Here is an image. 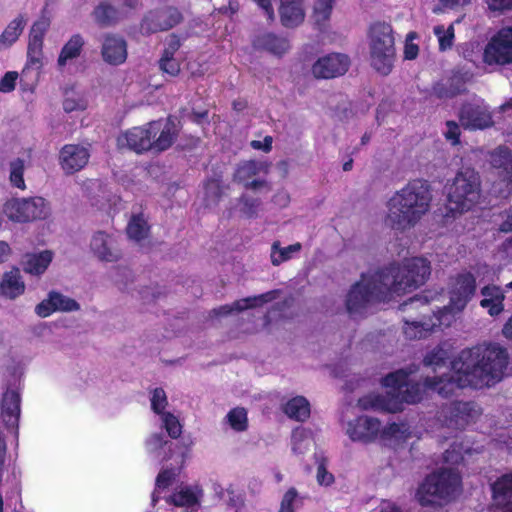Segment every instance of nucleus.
I'll return each mask as SVG.
<instances>
[{
	"mask_svg": "<svg viewBox=\"0 0 512 512\" xmlns=\"http://www.w3.org/2000/svg\"><path fill=\"white\" fill-rule=\"evenodd\" d=\"M448 359L449 352L443 347L430 351L423 363L434 375L427 376L423 383H413L411 376L417 370L414 365L389 373L381 381L389 398L370 393L358 400L359 408L396 413L403 403H417L429 392L447 397L461 388L491 386L503 378L508 364L506 349L494 343L462 350L449 365Z\"/></svg>",
	"mask_w": 512,
	"mask_h": 512,
	"instance_id": "obj_1",
	"label": "nucleus"
},
{
	"mask_svg": "<svg viewBox=\"0 0 512 512\" xmlns=\"http://www.w3.org/2000/svg\"><path fill=\"white\" fill-rule=\"evenodd\" d=\"M432 201L431 185L425 179L410 180L387 202L385 224L404 232L414 227L429 211Z\"/></svg>",
	"mask_w": 512,
	"mask_h": 512,
	"instance_id": "obj_2",
	"label": "nucleus"
},
{
	"mask_svg": "<svg viewBox=\"0 0 512 512\" xmlns=\"http://www.w3.org/2000/svg\"><path fill=\"white\" fill-rule=\"evenodd\" d=\"M462 493L461 475L455 468H440L427 475L415 494L421 506L442 508L454 502Z\"/></svg>",
	"mask_w": 512,
	"mask_h": 512,
	"instance_id": "obj_3",
	"label": "nucleus"
},
{
	"mask_svg": "<svg viewBox=\"0 0 512 512\" xmlns=\"http://www.w3.org/2000/svg\"><path fill=\"white\" fill-rule=\"evenodd\" d=\"M177 473L174 469L162 470L156 479V487L152 495L154 512H173L174 507H186L184 512H195L202 497V490L198 486H181L174 489Z\"/></svg>",
	"mask_w": 512,
	"mask_h": 512,
	"instance_id": "obj_4",
	"label": "nucleus"
},
{
	"mask_svg": "<svg viewBox=\"0 0 512 512\" xmlns=\"http://www.w3.org/2000/svg\"><path fill=\"white\" fill-rule=\"evenodd\" d=\"M392 294L401 295L423 285L431 274L430 262L421 257L405 259L402 264L391 263L380 269Z\"/></svg>",
	"mask_w": 512,
	"mask_h": 512,
	"instance_id": "obj_5",
	"label": "nucleus"
},
{
	"mask_svg": "<svg viewBox=\"0 0 512 512\" xmlns=\"http://www.w3.org/2000/svg\"><path fill=\"white\" fill-rule=\"evenodd\" d=\"M370 64L378 73H391L396 58L393 28L385 21L373 22L368 29Z\"/></svg>",
	"mask_w": 512,
	"mask_h": 512,
	"instance_id": "obj_6",
	"label": "nucleus"
},
{
	"mask_svg": "<svg viewBox=\"0 0 512 512\" xmlns=\"http://www.w3.org/2000/svg\"><path fill=\"white\" fill-rule=\"evenodd\" d=\"M481 192L479 173L470 167L461 168L448 186V209L453 216L471 210Z\"/></svg>",
	"mask_w": 512,
	"mask_h": 512,
	"instance_id": "obj_7",
	"label": "nucleus"
},
{
	"mask_svg": "<svg viewBox=\"0 0 512 512\" xmlns=\"http://www.w3.org/2000/svg\"><path fill=\"white\" fill-rule=\"evenodd\" d=\"M384 284L380 269L371 275L362 274L360 281L352 285L346 296L348 312H360L370 303L385 300L391 293Z\"/></svg>",
	"mask_w": 512,
	"mask_h": 512,
	"instance_id": "obj_8",
	"label": "nucleus"
},
{
	"mask_svg": "<svg viewBox=\"0 0 512 512\" xmlns=\"http://www.w3.org/2000/svg\"><path fill=\"white\" fill-rule=\"evenodd\" d=\"M4 213L13 222L29 223L47 219L50 207L43 197L12 198L4 204Z\"/></svg>",
	"mask_w": 512,
	"mask_h": 512,
	"instance_id": "obj_9",
	"label": "nucleus"
},
{
	"mask_svg": "<svg viewBox=\"0 0 512 512\" xmlns=\"http://www.w3.org/2000/svg\"><path fill=\"white\" fill-rule=\"evenodd\" d=\"M476 292V278L471 272L457 274L450 289V302L439 308L434 313L437 320H442L447 315L454 316L460 313Z\"/></svg>",
	"mask_w": 512,
	"mask_h": 512,
	"instance_id": "obj_10",
	"label": "nucleus"
},
{
	"mask_svg": "<svg viewBox=\"0 0 512 512\" xmlns=\"http://www.w3.org/2000/svg\"><path fill=\"white\" fill-rule=\"evenodd\" d=\"M483 60L488 65L512 64V25L492 36L484 48Z\"/></svg>",
	"mask_w": 512,
	"mask_h": 512,
	"instance_id": "obj_11",
	"label": "nucleus"
},
{
	"mask_svg": "<svg viewBox=\"0 0 512 512\" xmlns=\"http://www.w3.org/2000/svg\"><path fill=\"white\" fill-rule=\"evenodd\" d=\"M183 20L178 8L166 6L148 11L140 23V31L143 35L168 31Z\"/></svg>",
	"mask_w": 512,
	"mask_h": 512,
	"instance_id": "obj_12",
	"label": "nucleus"
},
{
	"mask_svg": "<svg viewBox=\"0 0 512 512\" xmlns=\"http://www.w3.org/2000/svg\"><path fill=\"white\" fill-rule=\"evenodd\" d=\"M345 432L353 442L372 443L379 439L381 422L375 417L360 415L347 421Z\"/></svg>",
	"mask_w": 512,
	"mask_h": 512,
	"instance_id": "obj_13",
	"label": "nucleus"
},
{
	"mask_svg": "<svg viewBox=\"0 0 512 512\" xmlns=\"http://www.w3.org/2000/svg\"><path fill=\"white\" fill-rule=\"evenodd\" d=\"M350 66V59L342 53H330L320 57L311 68L317 79H333L344 75Z\"/></svg>",
	"mask_w": 512,
	"mask_h": 512,
	"instance_id": "obj_14",
	"label": "nucleus"
},
{
	"mask_svg": "<svg viewBox=\"0 0 512 512\" xmlns=\"http://www.w3.org/2000/svg\"><path fill=\"white\" fill-rule=\"evenodd\" d=\"M159 132V121H151L142 127H133L124 134L130 150L137 154L153 151V138Z\"/></svg>",
	"mask_w": 512,
	"mask_h": 512,
	"instance_id": "obj_15",
	"label": "nucleus"
},
{
	"mask_svg": "<svg viewBox=\"0 0 512 512\" xmlns=\"http://www.w3.org/2000/svg\"><path fill=\"white\" fill-rule=\"evenodd\" d=\"M90 153L79 144H66L59 152V165L66 175H73L88 163Z\"/></svg>",
	"mask_w": 512,
	"mask_h": 512,
	"instance_id": "obj_16",
	"label": "nucleus"
},
{
	"mask_svg": "<svg viewBox=\"0 0 512 512\" xmlns=\"http://www.w3.org/2000/svg\"><path fill=\"white\" fill-rule=\"evenodd\" d=\"M80 309V304L73 298L52 290L47 298L43 299L35 307V313L41 317H49L54 312H73Z\"/></svg>",
	"mask_w": 512,
	"mask_h": 512,
	"instance_id": "obj_17",
	"label": "nucleus"
},
{
	"mask_svg": "<svg viewBox=\"0 0 512 512\" xmlns=\"http://www.w3.org/2000/svg\"><path fill=\"white\" fill-rule=\"evenodd\" d=\"M459 121L466 129H485L493 124L491 114L479 105L465 103L459 111Z\"/></svg>",
	"mask_w": 512,
	"mask_h": 512,
	"instance_id": "obj_18",
	"label": "nucleus"
},
{
	"mask_svg": "<svg viewBox=\"0 0 512 512\" xmlns=\"http://www.w3.org/2000/svg\"><path fill=\"white\" fill-rule=\"evenodd\" d=\"M90 248L94 255L103 262H116L121 258V251L115 239L104 231H97L92 236Z\"/></svg>",
	"mask_w": 512,
	"mask_h": 512,
	"instance_id": "obj_19",
	"label": "nucleus"
},
{
	"mask_svg": "<svg viewBox=\"0 0 512 512\" xmlns=\"http://www.w3.org/2000/svg\"><path fill=\"white\" fill-rule=\"evenodd\" d=\"M127 42L122 36L108 33L104 36L101 56L109 65L118 66L127 59Z\"/></svg>",
	"mask_w": 512,
	"mask_h": 512,
	"instance_id": "obj_20",
	"label": "nucleus"
},
{
	"mask_svg": "<svg viewBox=\"0 0 512 512\" xmlns=\"http://www.w3.org/2000/svg\"><path fill=\"white\" fill-rule=\"evenodd\" d=\"M480 415V409L477 405L469 402L453 403L449 408V418L447 425L457 429H462L476 421Z\"/></svg>",
	"mask_w": 512,
	"mask_h": 512,
	"instance_id": "obj_21",
	"label": "nucleus"
},
{
	"mask_svg": "<svg viewBox=\"0 0 512 512\" xmlns=\"http://www.w3.org/2000/svg\"><path fill=\"white\" fill-rule=\"evenodd\" d=\"M53 260L51 250H43L38 253H25L20 261L23 271L32 276H41L48 269Z\"/></svg>",
	"mask_w": 512,
	"mask_h": 512,
	"instance_id": "obj_22",
	"label": "nucleus"
},
{
	"mask_svg": "<svg viewBox=\"0 0 512 512\" xmlns=\"http://www.w3.org/2000/svg\"><path fill=\"white\" fill-rule=\"evenodd\" d=\"M119 0H105L101 1L92 12L95 22L100 27H110L117 24L124 19V10H120L113 3Z\"/></svg>",
	"mask_w": 512,
	"mask_h": 512,
	"instance_id": "obj_23",
	"label": "nucleus"
},
{
	"mask_svg": "<svg viewBox=\"0 0 512 512\" xmlns=\"http://www.w3.org/2000/svg\"><path fill=\"white\" fill-rule=\"evenodd\" d=\"M279 15L284 27L299 26L305 18L303 0H280Z\"/></svg>",
	"mask_w": 512,
	"mask_h": 512,
	"instance_id": "obj_24",
	"label": "nucleus"
},
{
	"mask_svg": "<svg viewBox=\"0 0 512 512\" xmlns=\"http://www.w3.org/2000/svg\"><path fill=\"white\" fill-rule=\"evenodd\" d=\"M1 417L9 428H17L20 417V394L8 389L2 399Z\"/></svg>",
	"mask_w": 512,
	"mask_h": 512,
	"instance_id": "obj_25",
	"label": "nucleus"
},
{
	"mask_svg": "<svg viewBox=\"0 0 512 512\" xmlns=\"http://www.w3.org/2000/svg\"><path fill=\"white\" fill-rule=\"evenodd\" d=\"M25 292V283L22 280L18 267H13L10 271L3 274L0 280V295L15 299Z\"/></svg>",
	"mask_w": 512,
	"mask_h": 512,
	"instance_id": "obj_26",
	"label": "nucleus"
},
{
	"mask_svg": "<svg viewBox=\"0 0 512 512\" xmlns=\"http://www.w3.org/2000/svg\"><path fill=\"white\" fill-rule=\"evenodd\" d=\"M491 165L499 170L501 180L507 185L512 184V150L499 146L491 153Z\"/></svg>",
	"mask_w": 512,
	"mask_h": 512,
	"instance_id": "obj_27",
	"label": "nucleus"
},
{
	"mask_svg": "<svg viewBox=\"0 0 512 512\" xmlns=\"http://www.w3.org/2000/svg\"><path fill=\"white\" fill-rule=\"evenodd\" d=\"M253 44L256 48L268 51L274 55L281 56L286 53L289 48V41L285 37L278 36L271 32L258 35Z\"/></svg>",
	"mask_w": 512,
	"mask_h": 512,
	"instance_id": "obj_28",
	"label": "nucleus"
},
{
	"mask_svg": "<svg viewBox=\"0 0 512 512\" xmlns=\"http://www.w3.org/2000/svg\"><path fill=\"white\" fill-rule=\"evenodd\" d=\"M158 121L159 132L155 138H153V151L163 152L174 144L178 137V130L171 117H168L163 125L160 120Z\"/></svg>",
	"mask_w": 512,
	"mask_h": 512,
	"instance_id": "obj_29",
	"label": "nucleus"
},
{
	"mask_svg": "<svg viewBox=\"0 0 512 512\" xmlns=\"http://www.w3.org/2000/svg\"><path fill=\"white\" fill-rule=\"evenodd\" d=\"M271 164L267 161L248 160L238 164L233 179L235 182L245 184L252 177L259 173L267 174L270 170Z\"/></svg>",
	"mask_w": 512,
	"mask_h": 512,
	"instance_id": "obj_30",
	"label": "nucleus"
},
{
	"mask_svg": "<svg viewBox=\"0 0 512 512\" xmlns=\"http://www.w3.org/2000/svg\"><path fill=\"white\" fill-rule=\"evenodd\" d=\"M43 41L36 37H29L27 47V62L22 70V76H26L32 70L38 75L42 67Z\"/></svg>",
	"mask_w": 512,
	"mask_h": 512,
	"instance_id": "obj_31",
	"label": "nucleus"
},
{
	"mask_svg": "<svg viewBox=\"0 0 512 512\" xmlns=\"http://www.w3.org/2000/svg\"><path fill=\"white\" fill-rule=\"evenodd\" d=\"M484 298L480 301L481 307L488 310L491 316L499 315L503 309L504 295L499 287L485 286L481 290Z\"/></svg>",
	"mask_w": 512,
	"mask_h": 512,
	"instance_id": "obj_32",
	"label": "nucleus"
},
{
	"mask_svg": "<svg viewBox=\"0 0 512 512\" xmlns=\"http://www.w3.org/2000/svg\"><path fill=\"white\" fill-rule=\"evenodd\" d=\"M85 41L82 35L74 34L62 47L58 59L57 65L59 68H63L69 61L78 58L84 48Z\"/></svg>",
	"mask_w": 512,
	"mask_h": 512,
	"instance_id": "obj_33",
	"label": "nucleus"
},
{
	"mask_svg": "<svg viewBox=\"0 0 512 512\" xmlns=\"http://www.w3.org/2000/svg\"><path fill=\"white\" fill-rule=\"evenodd\" d=\"M280 294L281 290L274 289L259 295L238 299L235 301L236 312L263 307L265 304L276 300Z\"/></svg>",
	"mask_w": 512,
	"mask_h": 512,
	"instance_id": "obj_34",
	"label": "nucleus"
},
{
	"mask_svg": "<svg viewBox=\"0 0 512 512\" xmlns=\"http://www.w3.org/2000/svg\"><path fill=\"white\" fill-rule=\"evenodd\" d=\"M493 499L497 505L512 503V472L499 477L492 485Z\"/></svg>",
	"mask_w": 512,
	"mask_h": 512,
	"instance_id": "obj_35",
	"label": "nucleus"
},
{
	"mask_svg": "<svg viewBox=\"0 0 512 512\" xmlns=\"http://www.w3.org/2000/svg\"><path fill=\"white\" fill-rule=\"evenodd\" d=\"M410 428L405 423H391L385 427L381 426L379 439L389 444H398L410 437Z\"/></svg>",
	"mask_w": 512,
	"mask_h": 512,
	"instance_id": "obj_36",
	"label": "nucleus"
},
{
	"mask_svg": "<svg viewBox=\"0 0 512 512\" xmlns=\"http://www.w3.org/2000/svg\"><path fill=\"white\" fill-rule=\"evenodd\" d=\"M285 414L296 421H305L310 416V404L303 396H296L284 405Z\"/></svg>",
	"mask_w": 512,
	"mask_h": 512,
	"instance_id": "obj_37",
	"label": "nucleus"
},
{
	"mask_svg": "<svg viewBox=\"0 0 512 512\" xmlns=\"http://www.w3.org/2000/svg\"><path fill=\"white\" fill-rule=\"evenodd\" d=\"M24 27L25 20L22 15L13 19L0 35V50L12 46L22 34Z\"/></svg>",
	"mask_w": 512,
	"mask_h": 512,
	"instance_id": "obj_38",
	"label": "nucleus"
},
{
	"mask_svg": "<svg viewBox=\"0 0 512 512\" xmlns=\"http://www.w3.org/2000/svg\"><path fill=\"white\" fill-rule=\"evenodd\" d=\"M180 43L176 40L170 43L168 48H165L162 57L159 60V68L162 72L170 76H177L180 72V65L174 58V53L178 50Z\"/></svg>",
	"mask_w": 512,
	"mask_h": 512,
	"instance_id": "obj_39",
	"label": "nucleus"
},
{
	"mask_svg": "<svg viewBox=\"0 0 512 512\" xmlns=\"http://www.w3.org/2000/svg\"><path fill=\"white\" fill-rule=\"evenodd\" d=\"M313 446L311 433L304 428H297L292 432L291 450L296 456H302L310 451Z\"/></svg>",
	"mask_w": 512,
	"mask_h": 512,
	"instance_id": "obj_40",
	"label": "nucleus"
},
{
	"mask_svg": "<svg viewBox=\"0 0 512 512\" xmlns=\"http://www.w3.org/2000/svg\"><path fill=\"white\" fill-rule=\"evenodd\" d=\"M150 226L145 220L143 214H136L131 217L126 227V233L129 238L135 241L145 239L149 233Z\"/></svg>",
	"mask_w": 512,
	"mask_h": 512,
	"instance_id": "obj_41",
	"label": "nucleus"
},
{
	"mask_svg": "<svg viewBox=\"0 0 512 512\" xmlns=\"http://www.w3.org/2000/svg\"><path fill=\"white\" fill-rule=\"evenodd\" d=\"M336 0H316L313 6V19L318 27L330 20Z\"/></svg>",
	"mask_w": 512,
	"mask_h": 512,
	"instance_id": "obj_42",
	"label": "nucleus"
},
{
	"mask_svg": "<svg viewBox=\"0 0 512 512\" xmlns=\"http://www.w3.org/2000/svg\"><path fill=\"white\" fill-rule=\"evenodd\" d=\"M225 422L236 432L245 431L248 428L246 409L242 407H235L231 409L225 417Z\"/></svg>",
	"mask_w": 512,
	"mask_h": 512,
	"instance_id": "obj_43",
	"label": "nucleus"
},
{
	"mask_svg": "<svg viewBox=\"0 0 512 512\" xmlns=\"http://www.w3.org/2000/svg\"><path fill=\"white\" fill-rule=\"evenodd\" d=\"M301 248L302 246L299 242L284 248H279V242H274L272 245L271 263L274 266H279L281 263L288 261L293 252H298Z\"/></svg>",
	"mask_w": 512,
	"mask_h": 512,
	"instance_id": "obj_44",
	"label": "nucleus"
},
{
	"mask_svg": "<svg viewBox=\"0 0 512 512\" xmlns=\"http://www.w3.org/2000/svg\"><path fill=\"white\" fill-rule=\"evenodd\" d=\"M24 169V161L20 158H17L10 163V183L13 187H16L21 190L26 189V184L24 180Z\"/></svg>",
	"mask_w": 512,
	"mask_h": 512,
	"instance_id": "obj_45",
	"label": "nucleus"
},
{
	"mask_svg": "<svg viewBox=\"0 0 512 512\" xmlns=\"http://www.w3.org/2000/svg\"><path fill=\"white\" fill-rule=\"evenodd\" d=\"M214 491L224 503L231 507H238V505L242 502L241 495L231 486L228 488H223L219 484H214Z\"/></svg>",
	"mask_w": 512,
	"mask_h": 512,
	"instance_id": "obj_46",
	"label": "nucleus"
},
{
	"mask_svg": "<svg viewBox=\"0 0 512 512\" xmlns=\"http://www.w3.org/2000/svg\"><path fill=\"white\" fill-rule=\"evenodd\" d=\"M471 451L470 447L454 443L451 449L445 451L444 461L448 464H457L464 460V454H470Z\"/></svg>",
	"mask_w": 512,
	"mask_h": 512,
	"instance_id": "obj_47",
	"label": "nucleus"
},
{
	"mask_svg": "<svg viewBox=\"0 0 512 512\" xmlns=\"http://www.w3.org/2000/svg\"><path fill=\"white\" fill-rule=\"evenodd\" d=\"M163 427L171 438H178L182 433V426L177 417L169 412L160 415Z\"/></svg>",
	"mask_w": 512,
	"mask_h": 512,
	"instance_id": "obj_48",
	"label": "nucleus"
},
{
	"mask_svg": "<svg viewBox=\"0 0 512 512\" xmlns=\"http://www.w3.org/2000/svg\"><path fill=\"white\" fill-rule=\"evenodd\" d=\"M434 34L438 37L439 49L441 51L452 47L454 39L453 26H449L447 30H445L443 26H436L434 27Z\"/></svg>",
	"mask_w": 512,
	"mask_h": 512,
	"instance_id": "obj_49",
	"label": "nucleus"
},
{
	"mask_svg": "<svg viewBox=\"0 0 512 512\" xmlns=\"http://www.w3.org/2000/svg\"><path fill=\"white\" fill-rule=\"evenodd\" d=\"M205 197L208 200L217 202L223 195V186L220 179L211 178L204 184Z\"/></svg>",
	"mask_w": 512,
	"mask_h": 512,
	"instance_id": "obj_50",
	"label": "nucleus"
},
{
	"mask_svg": "<svg viewBox=\"0 0 512 512\" xmlns=\"http://www.w3.org/2000/svg\"><path fill=\"white\" fill-rule=\"evenodd\" d=\"M150 401H151V408L156 414H158L160 416L163 413H167L165 411V408L168 404L167 396H166L165 391L162 388H156L152 391Z\"/></svg>",
	"mask_w": 512,
	"mask_h": 512,
	"instance_id": "obj_51",
	"label": "nucleus"
},
{
	"mask_svg": "<svg viewBox=\"0 0 512 512\" xmlns=\"http://www.w3.org/2000/svg\"><path fill=\"white\" fill-rule=\"evenodd\" d=\"M429 324L430 322H405L403 331L410 339L422 338L426 336Z\"/></svg>",
	"mask_w": 512,
	"mask_h": 512,
	"instance_id": "obj_52",
	"label": "nucleus"
},
{
	"mask_svg": "<svg viewBox=\"0 0 512 512\" xmlns=\"http://www.w3.org/2000/svg\"><path fill=\"white\" fill-rule=\"evenodd\" d=\"M487 5V9L494 16L503 15L512 11V0H483Z\"/></svg>",
	"mask_w": 512,
	"mask_h": 512,
	"instance_id": "obj_53",
	"label": "nucleus"
},
{
	"mask_svg": "<svg viewBox=\"0 0 512 512\" xmlns=\"http://www.w3.org/2000/svg\"><path fill=\"white\" fill-rule=\"evenodd\" d=\"M167 443L168 441L164 438V436L161 433H155L147 438L145 442L146 450L150 454H156Z\"/></svg>",
	"mask_w": 512,
	"mask_h": 512,
	"instance_id": "obj_54",
	"label": "nucleus"
},
{
	"mask_svg": "<svg viewBox=\"0 0 512 512\" xmlns=\"http://www.w3.org/2000/svg\"><path fill=\"white\" fill-rule=\"evenodd\" d=\"M240 202L243 204L242 211L247 217L252 218L257 215V210L261 205L260 199L243 195Z\"/></svg>",
	"mask_w": 512,
	"mask_h": 512,
	"instance_id": "obj_55",
	"label": "nucleus"
},
{
	"mask_svg": "<svg viewBox=\"0 0 512 512\" xmlns=\"http://www.w3.org/2000/svg\"><path fill=\"white\" fill-rule=\"evenodd\" d=\"M446 131L444 132V136L447 141H449L453 146H456L460 143L461 131L457 122L453 120H449L446 122Z\"/></svg>",
	"mask_w": 512,
	"mask_h": 512,
	"instance_id": "obj_56",
	"label": "nucleus"
},
{
	"mask_svg": "<svg viewBox=\"0 0 512 512\" xmlns=\"http://www.w3.org/2000/svg\"><path fill=\"white\" fill-rule=\"evenodd\" d=\"M18 73L16 71H8L0 80V92L9 93L15 89L16 81L18 79Z\"/></svg>",
	"mask_w": 512,
	"mask_h": 512,
	"instance_id": "obj_57",
	"label": "nucleus"
},
{
	"mask_svg": "<svg viewBox=\"0 0 512 512\" xmlns=\"http://www.w3.org/2000/svg\"><path fill=\"white\" fill-rule=\"evenodd\" d=\"M50 26V21L48 18H41L37 20L30 30L29 37H36L40 40L44 41V36Z\"/></svg>",
	"mask_w": 512,
	"mask_h": 512,
	"instance_id": "obj_58",
	"label": "nucleus"
},
{
	"mask_svg": "<svg viewBox=\"0 0 512 512\" xmlns=\"http://www.w3.org/2000/svg\"><path fill=\"white\" fill-rule=\"evenodd\" d=\"M297 498L295 489H289L283 496L279 512H294V503Z\"/></svg>",
	"mask_w": 512,
	"mask_h": 512,
	"instance_id": "obj_59",
	"label": "nucleus"
},
{
	"mask_svg": "<svg viewBox=\"0 0 512 512\" xmlns=\"http://www.w3.org/2000/svg\"><path fill=\"white\" fill-rule=\"evenodd\" d=\"M434 94L440 98H453L459 91L452 86L447 87L445 84L438 83L433 87Z\"/></svg>",
	"mask_w": 512,
	"mask_h": 512,
	"instance_id": "obj_60",
	"label": "nucleus"
},
{
	"mask_svg": "<svg viewBox=\"0 0 512 512\" xmlns=\"http://www.w3.org/2000/svg\"><path fill=\"white\" fill-rule=\"evenodd\" d=\"M316 478L318 484L322 486H329L334 482V476L327 471L323 464L317 467Z\"/></svg>",
	"mask_w": 512,
	"mask_h": 512,
	"instance_id": "obj_61",
	"label": "nucleus"
},
{
	"mask_svg": "<svg viewBox=\"0 0 512 512\" xmlns=\"http://www.w3.org/2000/svg\"><path fill=\"white\" fill-rule=\"evenodd\" d=\"M233 312H236L235 301L231 304H225L214 308L211 311V316L215 318L227 317Z\"/></svg>",
	"mask_w": 512,
	"mask_h": 512,
	"instance_id": "obj_62",
	"label": "nucleus"
},
{
	"mask_svg": "<svg viewBox=\"0 0 512 512\" xmlns=\"http://www.w3.org/2000/svg\"><path fill=\"white\" fill-rule=\"evenodd\" d=\"M443 9L456 10L471 4L472 0H437Z\"/></svg>",
	"mask_w": 512,
	"mask_h": 512,
	"instance_id": "obj_63",
	"label": "nucleus"
},
{
	"mask_svg": "<svg viewBox=\"0 0 512 512\" xmlns=\"http://www.w3.org/2000/svg\"><path fill=\"white\" fill-rule=\"evenodd\" d=\"M272 143H273V138L268 135V136L264 137L263 141L253 140L251 142V147L256 150H262V151L268 153L272 150Z\"/></svg>",
	"mask_w": 512,
	"mask_h": 512,
	"instance_id": "obj_64",
	"label": "nucleus"
}]
</instances>
